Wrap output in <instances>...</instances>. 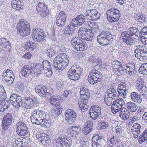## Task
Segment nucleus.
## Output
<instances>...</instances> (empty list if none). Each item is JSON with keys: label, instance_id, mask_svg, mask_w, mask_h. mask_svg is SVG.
<instances>
[{"label": "nucleus", "instance_id": "obj_1", "mask_svg": "<svg viewBox=\"0 0 147 147\" xmlns=\"http://www.w3.org/2000/svg\"><path fill=\"white\" fill-rule=\"evenodd\" d=\"M41 66L40 64L36 65L33 63H30L28 65H24L21 69V74L25 77L30 75L37 77L41 73Z\"/></svg>", "mask_w": 147, "mask_h": 147}, {"label": "nucleus", "instance_id": "obj_2", "mask_svg": "<svg viewBox=\"0 0 147 147\" xmlns=\"http://www.w3.org/2000/svg\"><path fill=\"white\" fill-rule=\"evenodd\" d=\"M69 57L65 54L57 55L53 61V67L56 70L63 69L69 63Z\"/></svg>", "mask_w": 147, "mask_h": 147}, {"label": "nucleus", "instance_id": "obj_3", "mask_svg": "<svg viewBox=\"0 0 147 147\" xmlns=\"http://www.w3.org/2000/svg\"><path fill=\"white\" fill-rule=\"evenodd\" d=\"M97 39L98 43L101 45H106L112 42L113 35L109 32L102 31L97 36Z\"/></svg>", "mask_w": 147, "mask_h": 147}, {"label": "nucleus", "instance_id": "obj_4", "mask_svg": "<svg viewBox=\"0 0 147 147\" xmlns=\"http://www.w3.org/2000/svg\"><path fill=\"white\" fill-rule=\"evenodd\" d=\"M17 28L18 33L22 36H26L30 34V26L28 22L20 21L18 24Z\"/></svg>", "mask_w": 147, "mask_h": 147}, {"label": "nucleus", "instance_id": "obj_5", "mask_svg": "<svg viewBox=\"0 0 147 147\" xmlns=\"http://www.w3.org/2000/svg\"><path fill=\"white\" fill-rule=\"evenodd\" d=\"M83 71V68L78 65L73 66L67 72L68 77L73 80H78Z\"/></svg>", "mask_w": 147, "mask_h": 147}, {"label": "nucleus", "instance_id": "obj_6", "mask_svg": "<svg viewBox=\"0 0 147 147\" xmlns=\"http://www.w3.org/2000/svg\"><path fill=\"white\" fill-rule=\"evenodd\" d=\"M107 18L108 21L111 22L118 21L120 17V11L115 8H112L107 11Z\"/></svg>", "mask_w": 147, "mask_h": 147}, {"label": "nucleus", "instance_id": "obj_7", "mask_svg": "<svg viewBox=\"0 0 147 147\" xmlns=\"http://www.w3.org/2000/svg\"><path fill=\"white\" fill-rule=\"evenodd\" d=\"M46 116V113L42 111L37 110L34 111L30 116L31 121L32 123L40 125L42 119Z\"/></svg>", "mask_w": 147, "mask_h": 147}, {"label": "nucleus", "instance_id": "obj_8", "mask_svg": "<svg viewBox=\"0 0 147 147\" xmlns=\"http://www.w3.org/2000/svg\"><path fill=\"white\" fill-rule=\"evenodd\" d=\"M135 56L136 58L141 60L147 59V48L141 45H138L136 46L135 51Z\"/></svg>", "mask_w": 147, "mask_h": 147}, {"label": "nucleus", "instance_id": "obj_9", "mask_svg": "<svg viewBox=\"0 0 147 147\" xmlns=\"http://www.w3.org/2000/svg\"><path fill=\"white\" fill-rule=\"evenodd\" d=\"M102 74L97 70H92L89 74L88 77L89 82L92 84H94L101 80Z\"/></svg>", "mask_w": 147, "mask_h": 147}, {"label": "nucleus", "instance_id": "obj_10", "mask_svg": "<svg viewBox=\"0 0 147 147\" xmlns=\"http://www.w3.org/2000/svg\"><path fill=\"white\" fill-rule=\"evenodd\" d=\"M78 33L79 37L88 41L92 40L94 37V33L90 32V31H88L85 28H80Z\"/></svg>", "mask_w": 147, "mask_h": 147}, {"label": "nucleus", "instance_id": "obj_11", "mask_svg": "<svg viewBox=\"0 0 147 147\" xmlns=\"http://www.w3.org/2000/svg\"><path fill=\"white\" fill-rule=\"evenodd\" d=\"M100 13L95 9L87 10L86 12V18L90 20H97L99 19Z\"/></svg>", "mask_w": 147, "mask_h": 147}, {"label": "nucleus", "instance_id": "obj_12", "mask_svg": "<svg viewBox=\"0 0 147 147\" xmlns=\"http://www.w3.org/2000/svg\"><path fill=\"white\" fill-rule=\"evenodd\" d=\"M32 37L35 41L40 42L44 38V33L40 28H34L32 30Z\"/></svg>", "mask_w": 147, "mask_h": 147}, {"label": "nucleus", "instance_id": "obj_13", "mask_svg": "<svg viewBox=\"0 0 147 147\" xmlns=\"http://www.w3.org/2000/svg\"><path fill=\"white\" fill-rule=\"evenodd\" d=\"M10 101L11 104L16 109L20 107L23 103L21 97L17 96L15 94H12L10 98Z\"/></svg>", "mask_w": 147, "mask_h": 147}, {"label": "nucleus", "instance_id": "obj_14", "mask_svg": "<svg viewBox=\"0 0 147 147\" xmlns=\"http://www.w3.org/2000/svg\"><path fill=\"white\" fill-rule=\"evenodd\" d=\"M11 49V44L8 40L4 38L0 39V51L3 50L9 52Z\"/></svg>", "mask_w": 147, "mask_h": 147}, {"label": "nucleus", "instance_id": "obj_15", "mask_svg": "<svg viewBox=\"0 0 147 147\" xmlns=\"http://www.w3.org/2000/svg\"><path fill=\"white\" fill-rule=\"evenodd\" d=\"M66 17V15L64 11L60 12L57 16L56 24L57 26L59 27L64 26Z\"/></svg>", "mask_w": 147, "mask_h": 147}, {"label": "nucleus", "instance_id": "obj_16", "mask_svg": "<svg viewBox=\"0 0 147 147\" xmlns=\"http://www.w3.org/2000/svg\"><path fill=\"white\" fill-rule=\"evenodd\" d=\"M12 116L10 113H7L6 114L3 119L2 128L6 130L10 126L12 122Z\"/></svg>", "mask_w": 147, "mask_h": 147}, {"label": "nucleus", "instance_id": "obj_17", "mask_svg": "<svg viewBox=\"0 0 147 147\" xmlns=\"http://www.w3.org/2000/svg\"><path fill=\"white\" fill-rule=\"evenodd\" d=\"M65 119L69 123L74 122L76 117V114L73 110L69 109L66 110L65 112Z\"/></svg>", "mask_w": 147, "mask_h": 147}, {"label": "nucleus", "instance_id": "obj_18", "mask_svg": "<svg viewBox=\"0 0 147 147\" xmlns=\"http://www.w3.org/2000/svg\"><path fill=\"white\" fill-rule=\"evenodd\" d=\"M47 6L42 2L38 3L36 7V10L38 13L41 16L44 17L46 16L47 14Z\"/></svg>", "mask_w": 147, "mask_h": 147}, {"label": "nucleus", "instance_id": "obj_19", "mask_svg": "<svg viewBox=\"0 0 147 147\" xmlns=\"http://www.w3.org/2000/svg\"><path fill=\"white\" fill-rule=\"evenodd\" d=\"M37 99L36 98L32 96L25 97V108L27 109H30L33 107L34 103L37 101Z\"/></svg>", "mask_w": 147, "mask_h": 147}, {"label": "nucleus", "instance_id": "obj_20", "mask_svg": "<svg viewBox=\"0 0 147 147\" xmlns=\"http://www.w3.org/2000/svg\"><path fill=\"white\" fill-rule=\"evenodd\" d=\"M121 37L122 38V40L128 46H130L134 44V39L133 37L123 32L121 33Z\"/></svg>", "mask_w": 147, "mask_h": 147}, {"label": "nucleus", "instance_id": "obj_21", "mask_svg": "<svg viewBox=\"0 0 147 147\" xmlns=\"http://www.w3.org/2000/svg\"><path fill=\"white\" fill-rule=\"evenodd\" d=\"M86 27L89 28V30H91V32L93 33L98 30V25L97 23L94 22L92 20H89L85 22Z\"/></svg>", "mask_w": 147, "mask_h": 147}, {"label": "nucleus", "instance_id": "obj_22", "mask_svg": "<svg viewBox=\"0 0 147 147\" xmlns=\"http://www.w3.org/2000/svg\"><path fill=\"white\" fill-rule=\"evenodd\" d=\"M141 126L138 123H134L132 127L131 130L132 134L134 136V138H137L140 135Z\"/></svg>", "mask_w": 147, "mask_h": 147}, {"label": "nucleus", "instance_id": "obj_23", "mask_svg": "<svg viewBox=\"0 0 147 147\" xmlns=\"http://www.w3.org/2000/svg\"><path fill=\"white\" fill-rule=\"evenodd\" d=\"M77 26L74 21L72 20L71 23L65 28V33L68 34L69 35L73 34L74 30L75 29V27Z\"/></svg>", "mask_w": 147, "mask_h": 147}, {"label": "nucleus", "instance_id": "obj_24", "mask_svg": "<svg viewBox=\"0 0 147 147\" xmlns=\"http://www.w3.org/2000/svg\"><path fill=\"white\" fill-rule=\"evenodd\" d=\"M46 88L42 86L38 85L36 86L35 91L36 93L40 96H45Z\"/></svg>", "mask_w": 147, "mask_h": 147}, {"label": "nucleus", "instance_id": "obj_25", "mask_svg": "<svg viewBox=\"0 0 147 147\" xmlns=\"http://www.w3.org/2000/svg\"><path fill=\"white\" fill-rule=\"evenodd\" d=\"M23 2L21 0H13L11 2L13 8L19 10L22 8Z\"/></svg>", "mask_w": 147, "mask_h": 147}, {"label": "nucleus", "instance_id": "obj_26", "mask_svg": "<svg viewBox=\"0 0 147 147\" xmlns=\"http://www.w3.org/2000/svg\"><path fill=\"white\" fill-rule=\"evenodd\" d=\"M78 42L76 47H75V49L78 51H83L87 49L88 46L84 41L79 40Z\"/></svg>", "mask_w": 147, "mask_h": 147}, {"label": "nucleus", "instance_id": "obj_27", "mask_svg": "<svg viewBox=\"0 0 147 147\" xmlns=\"http://www.w3.org/2000/svg\"><path fill=\"white\" fill-rule=\"evenodd\" d=\"M135 69V65L131 64L129 66L126 65L123 71L127 74L131 76L134 74Z\"/></svg>", "mask_w": 147, "mask_h": 147}, {"label": "nucleus", "instance_id": "obj_28", "mask_svg": "<svg viewBox=\"0 0 147 147\" xmlns=\"http://www.w3.org/2000/svg\"><path fill=\"white\" fill-rule=\"evenodd\" d=\"M85 16L83 15L80 14L75 19H73V20L77 26H80L85 21Z\"/></svg>", "mask_w": 147, "mask_h": 147}, {"label": "nucleus", "instance_id": "obj_29", "mask_svg": "<svg viewBox=\"0 0 147 147\" xmlns=\"http://www.w3.org/2000/svg\"><path fill=\"white\" fill-rule=\"evenodd\" d=\"M129 114L127 109L123 107L120 113V117L123 120H126L129 117Z\"/></svg>", "mask_w": 147, "mask_h": 147}, {"label": "nucleus", "instance_id": "obj_30", "mask_svg": "<svg viewBox=\"0 0 147 147\" xmlns=\"http://www.w3.org/2000/svg\"><path fill=\"white\" fill-rule=\"evenodd\" d=\"M130 96L131 99L135 102L140 103L142 101L141 95L138 93L133 92L131 94Z\"/></svg>", "mask_w": 147, "mask_h": 147}, {"label": "nucleus", "instance_id": "obj_31", "mask_svg": "<svg viewBox=\"0 0 147 147\" xmlns=\"http://www.w3.org/2000/svg\"><path fill=\"white\" fill-rule=\"evenodd\" d=\"M3 74V76L9 77V78L10 79V80H9L10 81L11 83L13 82L15 77L12 71L8 69L7 70L4 71Z\"/></svg>", "mask_w": 147, "mask_h": 147}, {"label": "nucleus", "instance_id": "obj_32", "mask_svg": "<svg viewBox=\"0 0 147 147\" xmlns=\"http://www.w3.org/2000/svg\"><path fill=\"white\" fill-rule=\"evenodd\" d=\"M78 104L79 105V108L82 112H85L88 107V104L86 101L83 100L78 101Z\"/></svg>", "mask_w": 147, "mask_h": 147}, {"label": "nucleus", "instance_id": "obj_33", "mask_svg": "<svg viewBox=\"0 0 147 147\" xmlns=\"http://www.w3.org/2000/svg\"><path fill=\"white\" fill-rule=\"evenodd\" d=\"M117 94L116 89L114 88H111L107 90L105 94L115 99L117 96Z\"/></svg>", "mask_w": 147, "mask_h": 147}, {"label": "nucleus", "instance_id": "obj_34", "mask_svg": "<svg viewBox=\"0 0 147 147\" xmlns=\"http://www.w3.org/2000/svg\"><path fill=\"white\" fill-rule=\"evenodd\" d=\"M139 31L138 29L135 27L129 28L127 31L123 32L129 35L130 36L133 37L134 35H136V34Z\"/></svg>", "mask_w": 147, "mask_h": 147}, {"label": "nucleus", "instance_id": "obj_35", "mask_svg": "<svg viewBox=\"0 0 147 147\" xmlns=\"http://www.w3.org/2000/svg\"><path fill=\"white\" fill-rule=\"evenodd\" d=\"M126 106L128 109L131 112H135L136 111L138 107L134 103L129 102L126 104Z\"/></svg>", "mask_w": 147, "mask_h": 147}, {"label": "nucleus", "instance_id": "obj_36", "mask_svg": "<svg viewBox=\"0 0 147 147\" xmlns=\"http://www.w3.org/2000/svg\"><path fill=\"white\" fill-rule=\"evenodd\" d=\"M121 109H122V108L121 107L119 106L114 102L111 105V111L113 114H116L120 110L121 111Z\"/></svg>", "mask_w": 147, "mask_h": 147}, {"label": "nucleus", "instance_id": "obj_37", "mask_svg": "<svg viewBox=\"0 0 147 147\" xmlns=\"http://www.w3.org/2000/svg\"><path fill=\"white\" fill-rule=\"evenodd\" d=\"M134 18L138 22H140L141 23L144 22L145 18L142 13H139L134 15Z\"/></svg>", "mask_w": 147, "mask_h": 147}, {"label": "nucleus", "instance_id": "obj_38", "mask_svg": "<svg viewBox=\"0 0 147 147\" xmlns=\"http://www.w3.org/2000/svg\"><path fill=\"white\" fill-rule=\"evenodd\" d=\"M60 100V97L57 96H52L49 100L50 103L53 105L57 106V101Z\"/></svg>", "mask_w": 147, "mask_h": 147}, {"label": "nucleus", "instance_id": "obj_39", "mask_svg": "<svg viewBox=\"0 0 147 147\" xmlns=\"http://www.w3.org/2000/svg\"><path fill=\"white\" fill-rule=\"evenodd\" d=\"M20 129H19V130H16L17 134L18 135L24 136L27 134L28 129L27 127H26V128L24 127H23V128L21 127Z\"/></svg>", "mask_w": 147, "mask_h": 147}, {"label": "nucleus", "instance_id": "obj_40", "mask_svg": "<svg viewBox=\"0 0 147 147\" xmlns=\"http://www.w3.org/2000/svg\"><path fill=\"white\" fill-rule=\"evenodd\" d=\"M54 47H49L46 51V53L47 54L49 57H51L55 54V50Z\"/></svg>", "mask_w": 147, "mask_h": 147}, {"label": "nucleus", "instance_id": "obj_41", "mask_svg": "<svg viewBox=\"0 0 147 147\" xmlns=\"http://www.w3.org/2000/svg\"><path fill=\"white\" fill-rule=\"evenodd\" d=\"M122 126V125H117L115 127L116 132V135L118 137H121L122 136V134L123 131Z\"/></svg>", "mask_w": 147, "mask_h": 147}, {"label": "nucleus", "instance_id": "obj_42", "mask_svg": "<svg viewBox=\"0 0 147 147\" xmlns=\"http://www.w3.org/2000/svg\"><path fill=\"white\" fill-rule=\"evenodd\" d=\"M113 99H114L105 94L104 100L107 105L109 106L111 105L112 102H114V101H113Z\"/></svg>", "mask_w": 147, "mask_h": 147}, {"label": "nucleus", "instance_id": "obj_43", "mask_svg": "<svg viewBox=\"0 0 147 147\" xmlns=\"http://www.w3.org/2000/svg\"><path fill=\"white\" fill-rule=\"evenodd\" d=\"M117 91L118 92V95L119 98H121L125 99V96H126V92L127 91V90L118 89Z\"/></svg>", "mask_w": 147, "mask_h": 147}, {"label": "nucleus", "instance_id": "obj_44", "mask_svg": "<svg viewBox=\"0 0 147 147\" xmlns=\"http://www.w3.org/2000/svg\"><path fill=\"white\" fill-rule=\"evenodd\" d=\"M139 72L145 74L147 73V63L142 65L139 69Z\"/></svg>", "mask_w": 147, "mask_h": 147}, {"label": "nucleus", "instance_id": "obj_45", "mask_svg": "<svg viewBox=\"0 0 147 147\" xmlns=\"http://www.w3.org/2000/svg\"><path fill=\"white\" fill-rule=\"evenodd\" d=\"M49 122V119H46V116L43 119H42L40 125L43 127H49L50 125Z\"/></svg>", "mask_w": 147, "mask_h": 147}, {"label": "nucleus", "instance_id": "obj_46", "mask_svg": "<svg viewBox=\"0 0 147 147\" xmlns=\"http://www.w3.org/2000/svg\"><path fill=\"white\" fill-rule=\"evenodd\" d=\"M79 40H81L78 37H74L71 40V43L72 46L73 47L74 49L75 48V47L76 46L79 42Z\"/></svg>", "mask_w": 147, "mask_h": 147}, {"label": "nucleus", "instance_id": "obj_47", "mask_svg": "<svg viewBox=\"0 0 147 147\" xmlns=\"http://www.w3.org/2000/svg\"><path fill=\"white\" fill-rule=\"evenodd\" d=\"M137 89L140 94H146V90L147 89L145 85L139 86H137Z\"/></svg>", "mask_w": 147, "mask_h": 147}, {"label": "nucleus", "instance_id": "obj_48", "mask_svg": "<svg viewBox=\"0 0 147 147\" xmlns=\"http://www.w3.org/2000/svg\"><path fill=\"white\" fill-rule=\"evenodd\" d=\"M26 124L24 123V122L22 121H19L18 122L16 125V130H19L21 129V127L23 128L24 127L26 128Z\"/></svg>", "mask_w": 147, "mask_h": 147}, {"label": "nucleus", "instance_id": "obj_49", "mask_svg": "<svg viewBox=\"0 0 147 147\" xmlns=\"http://www.w3.org/2000/svg\"><path fill=\"white\" fill-rule=\"evenodd\" d=\"M42 63L44 71H47V69L51 67L50 62L47 60L43 61Z\"/></svg>", "mask_w": 147, "mask_h": 147}, {"label": "nucleus", "instance_id": "obj_50", "mask_svg": "<svg viewBox=\"0 0 147 147\" xmlns=\"http://www.w3.org/2000/svg\"><path fill=\"white\" fill-rule=\"evenodd\" d=\"M125 99H124L123 98H119V99L115 100L114 102L116 103L117 104L122 108V106L125 104Z\"/></svg>", "mask_w": 147, "mask_h": 147}, {"label": "nucleus", "instance_id": "obj_51", "mask_svg": "<svg viewBox=\"0 0 147 147\" xmlns=\"http://www.w3.org/2000/svg\"><path fill=\"white\" fill-rule=\"evenodd\" d=\"M90 109L94 111V112L100 115L101 113L100 107L98 105L92 106Z\"/></svg>", "mask_w": 147, "mask_h": 147}, {"label": "nucleus", "instance_id": "obj_52", "mask_svg": "<svg viewBox=\"0 0 147 147\" xmlns=\"http://www.w3.org/2000/svg\"><path fill=\"white\" fill-rule=\"evenodd\" d=\"M89 114L90 117L92 119H95L97 118L98 116L100 115L94 112L92 110L90 109L89 111Z\"/></svg>", "mask_w": 147, "mask_h": 147}, {"label": "nucleus", "instance_id": "obj_53", "mask_svg": "<svg viewBox=\"0 0 147 147\" xmlns=\"http://www.w3.org/2000/svg\"><path fill=\"white\" fill-rule=\"evenodd\" d=\"M113 68L114 69L113 71H115V73L117 72H119L121 70L123 71V68L122 66L119 65H114Z\"/></svg>", "mask_w": 147, "mask_h": 147}, {"label": "nucleus", "instance_id": "obj_54", "mask_svg": "<svg viewBox=\"0 0 147 147\" xmlns=\"http://www.w3.org/2000/svg\"><path fill=\"white\" fill-rule=\"evenodd\" d=\"M71 140H70V138H65V140L64 142H60L62 144V146H63L64 145L66 146H70V144H71Z\"/></svg>", "mask_w": 147, "mask_h": 147}, {"label": "nucleus", "instance_id": "obj_55", "mask_svg": "<svg viewBox=\"0 0 147 147\" xmlns=\"http://www.w3.org/2000/svg\"><path fill=\"white\" fill-rule=\"evenodd\" d=\"M26 48L27 49H31L33 50L34 49V43L32 42H27L26 44L25 45Z\"/></svg>", "mask_w": 147, "mask_h": 147}, {"label": "nucleus", "instance_id": "obj_56", "mask_svg": "<svg viewBox=\"0 0 147 147\" xmlns=\"http://www.w3.org/2000/svg\"><path fill=\"white\" fill-rule=\"evenodd\" d=\"M16 88L18 90L22 91L24 89V86L22 82H18L16 84Z\"/></svg>", "mask_w": 147, "mask_h": 147}, {"label": "nucleus", "instance_id": "obj_57", "mask_svg": "<svg viewBox=\"0 0 147 147\" xmlns=\"http://www.w3.org/2000/svg\"><path fill=\"white\" fill-rule=\"evenodd\" d=\"M89 94V92H86V94L81 95V97L82 100L84 101L87 102L89 98L88 96Z\"/></svg>", "mask_w": 147, "mask_h": 147}, {"label": "nucleus", "instance_id": "obj_58", "mask_svg": "<svg viewBox=\"0 0 147 147\" xmlns=\"http://www.w3.org/2000/svg\"><path fill=\"white\" fill-rule=\"evenodd\" d=\"M53 90L51 88L48 89H45V97H48L49 96L52 95Z\"/></svg>", "mask_w": 147, "mask_h": 147}, {"label": "nucleus", "instance_id": "obj_59", "mask_svg": "<svg viewBox=\"0 0 147 147\" xmlns=\"http://www.w3.org/2000/svg\"><path fill=\"white\" fill-rule=\"evenodd\" d=\"M5 90L3 86H0V98L1 99H3L5 97V93L4 92Z\"/></svg>", "mask_w": 147, "mask_h": 147}, {"label": "nucleus", "instance_id": "obj_60", "mask_svg": "<svg viewBox=\"0 0 147 147\" xmlns=\"http://www.w3.org/2000/svg\"><path fill=\"white\" fill-rule=\"evenodd\" d=\"M136 86H139L144 85V80L141 78L139 77L138 79L136 82Z\"/></svg>", "mask_w": 147, "mask_h": 147}, {"label": "nucleus", "instance_id": "obj_61", "mask_svg": "<svg viewBox=\"0 0 147 147\" xmlns=\"http://www.w3.org/2000/svg\"><path fill=\"white\" fill-rule=\"evenodd\" d=\"M126 86V84L125 82H122L119 84L118 89L122 90L123 89L125 90H127Z\"/></svg>", "mask_w": 147, "mask_h": 147}, {"label": "nucleus", "instance_id": "obj_62", "mask_svg": "<svg viewBox=\"0 0 147 147\" xmlns=\"http://www.w3.org/2000/svg\"><path fill=\"white\" fill-rule=\"evenodd\" d=\"M100 130L102 129H104L108 126V122H104L103 121L100 122Z\"/></svg>", "mask_w": 147, "mask_h": 147}, {"label": "nucleus", "instance_id": "obj_63", "mask_svg": "<svg viewBox=\"0 0 147 147\" xmlns=\"http://www.w3.org/2000/svg\"><path fill=\"white\" fill-rule=\"evenodd\" d=\"M93 125V122L92 121H88L85 123L84 126H87L90 128L92 129Z\"/></svg>", "mask_w": 147, "mask_h": 147}, {"label": "nucleus", "instance_id": "obj_64", "mask_svg": "<svg viewBox=\"0 0 147 147\" xmlns=\"http://www.w3.org/2000/svg\"><path fill=\"white\" fill-rule=\"evenodd\" d=\"M141 35H147V27H144L140 31Z\"/></svg>", "mask_w": 147, "mask_h": 147}]
</instances>
